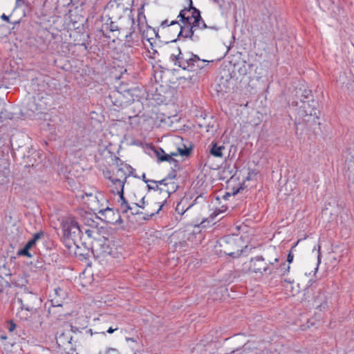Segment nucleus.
I'll list each match as a JSON object with an SVG mask.
<instances>
[{"mask_svg":"<svg viewBox=\"0 0 354 354\" xmlns=\"http://www.w3.org/2000/svg\"><path fill=\"white\" fill-rule=\"evenodd\" d=\"M177 19L178 25L177 37L189 39L192 41H198L199 37L195 33L197 29H211L218 30L216 26H208L202 18L201 11L194 6L192 0H189L188 7L182 9Z\"/></svg>","mask_w":354,"mask_h":354,"instance_id":"f257e3e1","label":"nucleus"},{"mask_svg":"<svg viewBox=\"0 0 354 354\" xmlns=\"http://www.w3.org/2000/svg\"><path fill=\"white\" fill-rule=\"evenodd\" d=\"M295 97L297 100H292L290 104L295 107L298 119L307 124H319L317 102L312 98L311 91L302 87L296 88Z\"/></svg>","mask_w":354,"mask_h":354,"instance_id":"f03ea898","label":"nucleus"},{"mask_svg":"<svg viewBox=\"0 0 354 354\" xmlns=\"http://www.w3.org/2000/svg\"><path fill=\"white\" fill-rule=\"evenodd\" d=\"M217 243L221 247L220 252L232 258H238L244 252L243 241L235 234H227L219 239Z\"/></svg>","mask_w":354,"mask_h":354,"instance_id":"7ed1b4c3","label":"nucleus"},{"mask_svg":"<svg viewBox=\"0 0 354 354\" xmlns=\"http://www.w3.org/2000/svg\"><path fill=\"white\" fill-rule=\"evenodd\" d=\"M61 227L65 241L70 242L67 244L68 248H71V244L76 245L77 240L82 239L83 229L80 227L75 217L64 218Z\"/></svg>","mask_w":354,"mask_h":354,"instance_id":"20e7f679","label":"nucleus"},{"mask_svg":"<svg viewBox=\"0 0 354 354\" xmlns=\"http://www.w3.org/2000/svg\"><path fill=\"white\" fill-rule=\"evenodd\" d=\"M279 259L277 257L274 258L273 261L268 260L266 261L262 255H257L252 257L245 265H247L249 271L253 273L271 275L274 273V263H279Z\"/></svg>","mask_w":354,"mask_h":354,"instance_id":"39448f33","label":"nucleus"},{"mask_svg":"<svg viewBox=\"0 0 354 354\" xmlns=\"http://www.w3.org/2000/svg\"><path fill=\"white\" fill-rule=\"evenodd\" d=\"M133 0H111L105 6L109 12V19H120L123 15L129 11L132 15Z\"/></svg>","mask_w":354,"mask_h":354,"instance_id":"423d86ee","label":"nucleus"},{"mask_svg":"<svg viewBox=\"0 0 354 354\" xmlns=\"http://www.w3.org/2000/svg\"><path fill=\"white\" fill-rule=\"evenodd\" d=\"M114 161H115L118 169L115 173V178L112 180L113 185L120 186L122 183L123 186H124L128 176L131 175L133 177H137L133 174L135 169L131 165L122 162L120 159L116 156H114Z\"/></svg>","mask_w":354,"mask_h":354,"instance_id":"0eeeda50","label":"nucleus"},{"mask_svg":"<svg viewBox=\"0 0 354 354\" xmlns=\"http://www.w3.org/2000/svg\"><path fill=\"white\" fill-rule=\"evenodd\" d=\"M184 56L183 67H182L184 71L197 73L205 68L209 62L207 60L201 59L192 52H186L184 53Z\"/></svg>","mask_w":354,"mask_h":354,"instance_id":"6e6552de","label":"nucleus"},{"mask_svg":"<svg viewBox=\"0 0 354 354\" xmlns=\"http://www.w3.org/2000/svg\"><path fill=\"white\" fill-rule=\"evenodd\" d=\"M50 299L46 303V306H48V313L50 315H54L57 318L61 317L62 315H65V314L62 313V312L58 310H55L56 308L62 307L65 298L66 297V293L60 288H57L54 290L53 295H50Z\"/></svg>","mask_w":354,"mask_h":354,"instance_id":"1a4fd4ad","label":"nucleus"},{"mask_svg":"<svg viewBox=\"0 0 354 354\" xmlns=\"http://www.w3.org/2000/svg\"><path fill=\"white\" fill-rule=\"evenodd\" d=\"M92 248L100 254H110L111 253L110 241L104 236L94 238V241L92 242Z\"/></svg>","mask_w":354,"mask_h":354,"instance_id":"9d476101","label":"nucleus"},{"mask_svg":"<svg viewBox=\"0 0 354 354\" xmlns=\"http://www.w3.org/2000/svg\"><path fill=\"white\" fill-rule=\"evenodd\" d=\"M110 23H106L102 26V27L99 29V32L105 37L110 39L111 36L108 34V32H117L116 34H113V36L118 38L119 35L121 31H123L124 29L119 27L115 22L113 21V19H110Z\"/></svg>","mask_w":354,"mask_h":354,"instance_id":"9b49d317","label":"nucleus"},{"mask_svg":"<svg viewBox=\"0 0 354 354\" xmlns=\"http://www.w3.org/2000/svg\"><path fill=\"white\" fill-rule=\"evenodd\" d=\"M102 216L104 217L103 220L104 222L110 224H118L122 223V220L121 218L120 215L119 214V212H116V218H113L115 215V212L113 209L106 207L103 209H100L98 212Z\"/></svg>","mask_w":354,"mask_h":354,"instance_id":"f8f14e48","label":"nucleus"},{"mask_svg":"<svg viewBox=\"0 0 354 354\" xmlns=\"http://www.w3.org/2000/svg\"><path fill=\"white\" fill-rule=\"evenodd\" d=\"M38 300L37 296L33 294H27L24 298H18V302L20 303L21 309L31 313L35 310L34 303Z\"/></svg>","mask_w":354,"mask_h":354,"instance_id":"ddd939ff","label":"nucleus"},{"mask_svg":"<svg viewBox=\"0 0 354 354\" xmlns=\"http://www.w3.org/2000/svg\"><path fill=\"white\" fill-rule=\"evenodd\" d=\"M110 102L117 108L123 107L126 105L127 101L124 100L123 95L118 91H112L108 97Z\"/></svg>","mask_w":354,"mask_h":354,"instance_id":"4468645a","label":"nucleus"},{"mask_svg":"<svg viewBox=\"0 0 354 354\" xmlns=\"http://www.w3.org/2000/svg\"><path fill=\"white\" fill-rule=\"evenodd\" d=\"M140 41V35L138 32H127L124 35V45L125 47L132 48L138 46Z\"/></svg>","mask_w":354,"mask_h":354,"instance_id":"2eb2a0df","label":"nucleus"},{"mask_svg":"<svg viewBox=\"0 0 354 354\" xmlns=\"http://www.w3.org/2000/svg\"><path fill=\"white\" fill-rule=\"evenodd\" d=\"M225 149L223 143L213 141L209 145V153L216 158H222Z\"/></svg>","mask_w":354,"mask_h":354,"instance_id":"dca6fc26","label":"nucleus"},{"mask_svg":"<svg viewBox=\"0 0 354 354\" xmlns=\"http://www.w3.org/2000/svg\"><path fill=\"white\" fill-rule=\"evenodd\" d=\"M231 354H257V348L254 343L248 342L243 346L241 349L232 351Z\"/></svg>","mask_w":354,"mask_h":354,"instance_id":"f3484780","label":"nucleus"},{"mask_svg":"<svg viewBox=\"0 0 354 354\" xmlns=\"http://www.w3.org/2000/svg\"><path fill=\"white\" fill-rule=\"evenodd\" d=\"M81 37H82V42L78 44V45L84 46L86 52H90L92 48V46L91 44V40L90 34L86 32H83L81 35Z\"/></svg>","mask_w":354,"mask_h":354,"instance_id":"a211bd4d","label":"nucleus"},{"mask_svg":"<svg viewBox=\"0 0 354 354\" xmlns=\"http://www.w3.org/2000/svg\"><path fill=\"white\" fill-rule=\"evenodd\" d=\"M290 272V266L286 265V262H282L279 264L274 263V273H278L281 276H284Z\"/></svg>","mask_w":354,"mask_h":354,"instance_id":"6ab92c4d","label":"nucleus"},{"mask_svg":"<svg viewBox=\"0 0 354 354\" xmlns=\"http://www.w3.org/2000/svg\"><path fill=\"white\" fill-rule=\"evenodd\" d=\"M33 250L32 247H30L28 243L25 244V245L20 250H18L17 254L19 257H26L28 258L32 257L33 254L31 253V251Z\"/></svg>","mask_w":354,"mask_h":354,"instance_id":"aec40b11","label":"nucleus"},{"mask_svg":"<svg viewBox=\"0 0 354 354\" xmlns=\"http://www.w3.org/2000/svg\"><path fill=\"white\" fill-rule=\"evenodd\" d=\"M184 203H187V199L183 198L176 205V211L178 214L183 215L186 211H187L192 205H189L186 208H185Z\"/></svg>","mask_w":354,"mask_h":354,"instance_id":"412c9836","label":"nucleus"},{"mask_svg":"<svg viewBox=\"0 0 354 354\" xmlns=\"http://www.w3.org/2000/svg\"><path fill=\"white\" fill-rule=\"evenodd\" d=\"M176 41V39L171 41V45H169V48L170 49V56L169 59H172L174 58V55L179 56L180 53L182 52L179 46H176L174 44Z\"/></svg>","mask_w":354,"mask_h":354,"instance_id":"4be33fe9","label":"nucleus"},{"mask_svg":"<svg viewBox=\"0 0 354 354\" xmlns=\"http://www.w3.org/2000/svg\"><path fill=\"white\" fill-rule=\"evenodd\" d=\"M178 187V186L176 182L172 181L168 182L165 188H160V190L166 192L169 196L171 194L174 193L177 190Z\"/></svg>","mask_w":354,"mask_h":354,"instance_id":"5701e85b","label":"nucleus"},{"mask_svg":"<svg viewBox=\"0 0 354 354\" xmlns=\"http://www.w3.org/2000/svg\"><path fill=\"white\" fill-rule=\"evenodd\" d=\"M128 21L130 24V27L129 28L128 31H127V32H133V30L134 32H138L137 29H139L140 26H138V24H136V21L133 15H128Z\"/></svg>","mask_w":354,"mask_h":354,"instance_id":"b1692460","label":"nucleus"},{"mask_svg":"<svg viewBox=\"0 0 354 354\" xmlns=\"http://www.w3.org/2000/svg\"><path fill=\"white\" fill-rule=\"evenodd\" d=\"M184 53L181 52L179 56L174 55V58L170 61L173 62L174 66L182 68V67H183V60L184 59Z\"/></svg>","mask_w":354,"mask_h":354,"instance_id":"393cba45","label":"nucleus"},{"mask_svg":"<svg viewBox=\"0 0 354 354\" xmlns=\"http://www.w3.org/2000/svg\"><path fill=\"white\" fill-rule=\"evenodd\" d=\"M44 236L43 232H39L37 233L34 234L32 239H30L27 243L28 244L34 248L36 246L37 241L40 239Z\"/></svg>","mask_w":354,"mask_h":354,"instance_id":"a878e982","label":"nucleus"},{"mask_svg":"<svg viewBox=\"0 0 354 354\" xmlns=\"http://www.w3.org/2000/svg\"><path fill=\"white\" fill-rule=\"evenodd\" d=\"M158 209L155 212H147L144 214V216L142 217L143 220L148 221L151 219L154 215L157 214L162 208L163 205L160 204V203H157Z\"/></svg>","mask_w":354,"mask_h":354,"instance_id":"bb28decb","label":"nucleus"},{"mask_svg":"<svg viewBox=\"0 0 354 354\" xmlns=\"http://www.w3.org/2000/svg\"><path fill=\"white\" fill-rule=\"evenodd\" d=\"M173 156H177V153H172L171 154H164L163 156H161V158H160V162H169V163H171V162H174V165L176 166L177 164H178V162L176 160L172 158Z\"/></svg>","mask_w":354,"mask_h":354,"instance_id":"cd10ccee","label":"nucleus"},{"mask_svg":"<svg viewBox=\"0 0 354 354\" xmlns=\"http://www.w3.org/2000/svg\"><path fill=\"white\" fill-rule=\"evenodd\" d=\"M124 187L123 184H120V186H115L117 193L119 194L118 203L120 204L121 202L127 201L124 196Z\"/></svg>","mask_w":354,"mask_h":354,"instance_id":"c85d7f7f","label":"nucleus"},{"mask_svg":"<svg viewBox=\"0 0 354 354\" xmlns=\"http://www.w3.org/2000/svg\"><path fill=\"white\" fill-rule=\"evenodd\" d=\"M120 206L123 214L127 213L129 210L133 209V207L129 204L128 201L121 202Z\"/></svg>","mask_w":354,"mask_h":354,"instance_id":"c756f323","label":"nucleus"},{"mask_svg":"<svg viewBox=\"0 0 354 354\" xmlns=\"http://www.w3.org/2000/svg\"><path fill=\"white\" fill-rule=\"evenodd\" d=\"M10 286L9 282L0 276V292H3L6 288Z\"/></svg>","mask_w":354,"mask_h":354,"instance_id":"7c9ffc66","label":"nucleus"},{"mask_svg":"<svg viewBox=\"0 0 354 354\" xmlns=\"http://www.w3.org/2000/svg\"><path fill=\"white\" fill-rule=\"evenodd\" d=\"M174 25H177V26L179 25L178 21L173 20V21L169 22L168 19H165V20L162 21L160 24V26L162 28H167L169 26H174Z\"/></svg>","mask_w":354,"mask_h":354,"instance_id":"2f4dec72","label":"nucleus"},{"mask_svg":"<svg viewBox=\"0 0 354 354\" xmlns=\"http://www.w3.org/2000/svg\"><path fill=\"white\" fill-rule=\"evenodd\" d=\"M258 174V171L256 169H248V176L245 178V180H252Z\"/></svg>","mask_w":354,"mask_h":354,"instance_id":"473e14b6","label":"nucleus"},{"mask_svg":"<svg viewBox=\"0 0 354 354\" xmlns=\"http://www.w3.org/2000/svg\"><path fill=\"white\" fill-rule=\"evenodd\" d=\"M178 151L180 155L182 156H187L190 154L191 148H187L184 146V149H181L180 147L178 148Z\"/></svg>","mask_w":354,"mask_h":354,"instance_id":"72a5a7b5","label":"nucleus"},{"mask_svg":"<svg viewBox=\"0 0 354 354\" xmlns=\"http://www.w3.org/2000/svg\"><path fill=\"white\" fill-rule=\"evenodd\" d=\"M28 109L32 112L35 113L36 111L41 112L39 109L38 106L35 104V100L30 101L28 104Z\"/></svg>","mask_w":354,"mask_h":354,"instance_id":"f704fd0d","label":"nucleus"},{"mask_svg":"<svg viewBox=\"0 0 354 354\" xmlns=\"http://www.w3.org/2000/svg\"><path fill=\"white\" fill-rule=\"evenodd\" d=\"M176 177V171L173 169L171 172L168 174V175L165 177L167 182L175 181Z\"/></svg>","mask_w":354,"mask_h":354,"instance_id":"c9c22d12","label":"nucleus"},{"mask_svg":"<svg viewBox=\"0 0 354 354\" xmlns=\"http://www.w3.org/2000/svg\"><path fill=\"white\" fill-rule=\"evenodd\" d=\"M149 32H152V34L154 35V37L156 38H160V36H159V34H158V29H156V28H151V27H149L148 30H147V37L148 36V33Z\"/></svg>","mask_w":354,"mask_h":354,"instance_id":"e433bc0d","label":"nucleus"},{"mask_svg":"<svg viewBox=\"0 0 354 354\" xmlns=\"http://www.w3.org/2000/svg\"><path fill=\"white\" fill-rule=\"evenodd\" d=\"M8 330H9V332H12L14 331V330L16 328V324L12 321V320H10L8 322Z\"/></svg>","mask_w":354,"mask_h":354,"instance_id":"4c0bfd02","label":"nucleus"},{"mask_svg":"<svg viewBox=\"0 0 354 354\" xmlns=\"http://www.w3.org/2000/svg\"><path fill=\"white\" fill-rule=\"evenodd\" d=\"M155 153L159 162L160 158H161V156H163L164 154H166L165 151L162 148H158L157 149H155Z\"/></svg>","mask_w":354,"mask_h":354,"instance_id":"58836bf2","label":"nucleus"},{"mask_svg":"<svg viewBox=\"0 0 354 354\" xmlns=\"http://www.w3.org/2000/svg\"><path fill=\"white\" fill-rule=\"evenodd\" d=\"M144 7H145V4H142L141 6V7L138 9V26H139L140 24V15H143V13H144Z\"/></svg>","mask_w":354,"mask_h":354,"instance_id":"ea45409f","label":"nucleus"},{"mask_svg":"<svg viewBox=\"0 0 354 354\" xmlns=\"http://www.w3.org/2000/svg\"><path fill=\"white\" fill-rule=\"evenodd\" d=\"M151 183H155L156 185H164L165 187L167 185V180H166V178H163L162 180H158V181H156V180H151Z\"/></svg>","mask_w":354,"mask_h":354,"instance_id":"a19ab883","label":"nucleus"},{"mask_svg":"<svg viewBox=\"0 0 354 354\" xmlns=\"http://www.w3.org/2000/svg\"><path fill=\"white\" fill-rule=\"evenodd\" d=\"M145 196H143L140 203H133L136 207H140V208H142V209H144L145 208Z\"/></svg>","mask_w":354,"mask_h":354,"instance_id":"79ce46f5","label":"nucleus"},{"mask_svg":"<svg viewBox=\"0 0 354 354\" xmlns=\"http://www.w3.org/2000/svg\"><path fill=\"white\" fill-rule=\"evenodd\" d=\"M95 232V230H91V229H85L84 230V232L85 234L87 235V236L88 238H92L93 237V234Z\"/></svg>","mask_w":354,"mask_h":354,"instance_id":"37998d69","label":"nucleus"},{"mask_svg":"<svg viewBox=\"0 0 354 354\" xmlns=\"http://www.w3.org/2000/svg\"><path fill=\"white\" fill-rule=\"evenodd\" d=\"M104 176L106 178L109 179L111 183L112 180L115 178L111 175V171L109 170L104 172Z\"/></svg>","mask_w":354,"mask_h":354,"instance_id":"c03bdc74","label":"nucleus"},{"mask_svg":"<svg viewBox=\"0 0 354 354\" xmlns=\"http://www.w3.org/2000/svg\"><path fill=\"white\" fill-rule=\"evenodd\" d=\"M294 255L292 252H290L287 257V261L288 263H291L293 261Z\"/></svg>","mask_w":354,"mask_h":354,"instance_id":"a18cd8bd","label":"nucleus"},{"mask_svg":"<svg viewBox=\"0 0 354 354\" xmlns=\"http://www.w3.org/2000/svg\"><path fill=\"white\" fill-rule=\"evenodd\" d=\"M226 210H227V207L223 205L221 207V209H219L218 210L216 209L215 213H216V214H218L220 213L225 212Z\"/></svg>","mask_w":354,"mask_h":354,"instance_id":"49530a36","label":"nucleus"},{"mask_svg":"<svg viewBox=\"0 0 354 354\" xmlns=\"http://www.w3.org/2000/svg\"><path fill=\"white\" fill-rule=\"evenodd\" d=\"M1 19L2 20H4L6 21H8V22H10V20H9V17L6 15L4 13L1 15Z\"/></svg>","mask_w":354,"mask_h":354,"instance_id":"de8ad7c7","label":"nucleus"},{"mask_svg":"<svg viewBox=\"0 0 354 354\" xmlns=\"http://www.w3.org/2000/svg\"><path fill=\"white\" fill-rule=\"evenodd\" d=\"M131 214L133 215H136V214H143L142 212H140L139 209H134L133 210H131Z\"/></svg>","mask_w":354,"mask_h":354,"instance_id":"09e8293b","label":"nucleus"},{"mask_svg":"<svg viewBox=\"0 0 354 354\" xmlns=\"http://www.w3.org/2000/svg\"><path fill=\"white\" fill-rule=\"evenodd\" d=\"M35 267L37 268H41L44 267V263L42 261H37L35 263Z\"/></svg>","mask_w":354,"mask_h":354,"instance_id":"8fccbe9b","label":"nucleus"},{"mask_svg":"<svg viewBox=\"0 0 354 354\" xmlns=\"http://www.w3.org/2000/svg\"><path fill=\"white\" fill-rule=\"evenodd\" d=\"M148 34H149L150 37L147 38V41L150 43L151 46H153V43H152L151 40L153 39V38L152 37L153 35L152 34V32H149Z\"/></svg>","mask_w":354,"mask_h":354,"instance_id":"3c124183","label":"nucleus"},{"mask_svg":"<svg viewBox=\"0 0 354 354\" xmlns=\"http://www.w3.org/2000/svg\"><path fill=\"white\" fill-rule=\"evenodd\" d=\"M7 336L5 334V333H1V331L0 330V339H2V340H6L7 339Z\"/></svg>","mask_w":354,"mask_h":354,"instance_id":"603ef678","label":"nucleus"},{"mask_svg":"<svg viewBox=\"0 0 354 354\" xmlns=\"http://www.w3.org/2000/svg\"><path fill=\"white\" fill-rule=\"evenodd\" d=\"M88 225L92 227H96L95 221L92 219L88 221Z\"/></svg>","mask_w":354,"mask_h":354,"instance_id":"864d4df0","label":"nucleus"},{"mask_svg":"<svg viewBox=\"0 0 354 354\" xmlns=\"http://www.w3.org/2000/svg\"><path fill=\"white\" fill-rule=\"evenodd\" d=\"M142 180H143L145 183H148L149 182H151V180H148V179H147V178H146V175H145V173H144V174H142Z\"/></svg>","mask_w":354,"mask_h":354,"instance_id":"5fc2aeb1","label":"nucleus"},{"mask_svg":"<svg viewBox=\"0 0 354 354\" xmlns=\"http://www.w3.org/2000/svg\"><path fill=\"white\" fill-rule=\"evenodd\" d=\"M125 339H126V341H127V342H129V341H131V342H137V339H135V338H133V337H127L125 338Z\"/></svg>","mask_w":354,"mask_h":354,"instance_id":"6e6d98bb","label":"nucleus"},{"mask_svg":"<svg viewBox=\"0 0 354 354\" xmlns=\"http://www.w3.org/2000/svg\"><path fill=\"white\" fill-rule=\"evenodd\" d=\"M147 187L149 189H153V190H158L159 187H158V185H156L155 187H152V185H147Z\"/></svg>","mask_w":354,"mask_h":354,"instance_id":"4d7b16f0","label":"nucleus"},{"mask_svg":"<svg viewBox=\"0 0 354 354\" xmlns=\"http://www.w3.org/2000/svg\"><path fill=\"white\" fill-rule=\"evenodd\" d=\"M24 3V0H16V4L17 6H20Z\"/></svg>","mask_w":354,"mask_h":354,"instance_id":"13d9d810","label":"nucleus"},{"mask_svg":"<svg viewBox=\"0 0 354 354\" xmlns=\"http://www.w3.org/2000/svg\"><path fill=\"white\" fill-rule=\"evenodd\" d=\"M118 328H113L112 327H109V329L107 330V333H113L114 331H115Z\"/></svg>","mask_w":354,"mask_h":354,"instance_id":"bf43d9fd","label":"nucleus"},{"mask_svg":"<svg viewBox=\"0 0 354 354\" xmlns=\"http://www.w3.org/2000/svg\"><path fill=\"white\" fill-rule=\"evenodd\" d=\"M243 189V187L242 186H240L238 189H236L235 191H234L233 194H236L241 192V190Z\"/></svg>","mask_w":354,"mask_h":354,"instance_id":"052dcab7","label":"nucleus"},{"mask_svg":"<svg viewBox=\"0 0 354 354\" xmlns=\"http://www.w3.org/2000/svg\"><path fill=\"white\" fill-rule=\"evenodd\" d=\"M239 72L240 74L245 75L246 73V69L245 68H244V69L241 68L239 70Z\"/></svg>","mask_w":354,"mask_h":354,"instance_id":"680f3d73","label":"nucleus"},{"mask_svg":"<svg viewBox=\"0 0 354 354\" xmlns=\"http://www.w3.org/2000/svg\"><path fill=\"white\" fill-rule=\"evenodd\" d=\"M348 180L349 181H351L353 183H354V174H353V176H351L350 174H348Z\"/></svg>","mask_w":354,"mask_h":354,"instance_id":"e2e57ef3","label":"nucleus"},{"mask_svg":"<svg viewBox=\"0 0 354 354\" xmlns=\"http://www.w3.org/2000/svg\"><path fill=\"white\" fill-rule=\"evenodd\" d=\"M86 333L87 334L90 335L91 336V335H93V332L92 329H88V330H87L86 331Z\"/></svg>","mask_w":354,"mask_h":354,"instance_id":"0e129e2a","label":"nucleus"},{"mask_svg":"<svg viewBox=\"0 0 354 354\" xmlns=\"http://www.w3.org/2000/svg\"><path fill=\"white\" fill-rule=\"evenodd\" d=\"M284 281L286 282V283H292V281H291L290 279H284Z\"/></svg>","mask_w":354,"mask_h":354,"instance_id":"69168bd1","label":"nucleus"},{"mask_svg":"<svg viewBox=\"0 0 354 354\" xmlns=\"http://www.w3.org/2000/svg\"><path fill=\"white\" fill-rule=\"evenodd\" d=\"M143 18V19L146 20V17H145V15L143 14V15H140V21L142 20V19Z\"/></svg>","mask_w":354,"mask_h":354,"instance_id":"338daca9","label":"nucleus"},{"mask_svg":"<svg viewBox=\"0 0 354 354\" xmlns=\"http://www.w3.org/2000/svg\"><path fill=\"white\" fill-rule=\"evenodd\" d=\"M12 24L14 25H16V24H19V21H14V22H11Z\"/></svg>","mask_w":354,"mask_h":354,"instance_id":"774afa93","label":"nucleus"}]
</instances>
